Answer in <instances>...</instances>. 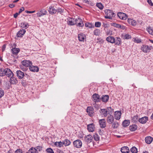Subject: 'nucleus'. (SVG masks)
<instances>
[{
  "mask_svg": "<svg viewBox=\"0 0 153 153\" xmlns=\"http://www.w3.org/2000/svg\"><path fill=\"white\" fill-rule=\"evenodd\" d=\"M105 13L106 15L105 16L106 19H112L113 17H115V14L110 10L107 9L105 10Z\"/></svg>",
  "mask_w": 153,
  "mask_h": 153,
  "instance_id": "1",
  "label": "nucleus"
},
{
  "mask_svg": "<svg viewBox=\"0 0 153 153\" xmlns=\"http://www.w3.org/2000/svg\"><path fill=\"white\" fill-rule=\"evenodd\" d=\"M22 65H20L21 68L23 69V71L26 70V68H24V67H30V65H32L31 61L29 60H24L22 62Z\"/></svg>",
  "mask_w": 153,
  "mask_h": 153,
  "instance_id": "2",
  "label": "nucleus"
},
{
  "mask_svg": "<svg viewBox=\"0 0 153 153\" xmlns=\"http://www.w3.org/2000/svg\"><path fill=\"white\" fill-rule=\"evenodd\" d=\"M92 99L95 103L100 102L101 99L100 96L97 94L95 93L92 96Z\"/></svg>",
  "mask_w": 153,
  "mask_h": 153,
  "instance_id": "3",
  "label": "nucleus"
},
{
  "mask_svg": "<svg viewBox=\"0 0 153 153\" xmlns=\"http://www.w3.org/2000/svg\"><path fill=\"white\" fill-rule=\"evenodd\" d=\"M4 72H5V76H7L9 78L12 76H14L13 73L9 68H5L4 69Z\"/></svg>",
  "mask_w": 153,
  "mask_h": 153,
  "instance_id": "4",
  "label": "nucleus"
},
{
  "mask_svg": "<svg viewBox=\"0 0 153 153\" xmlns=\"http://www.w3.org/2000/svg\"><path fill=\"white\" fill-rule=\"evenodd\" d=\"M153 49L152 46H149L146 45H143L141 47V49L142 51L145 53H148Z\"/></svg>",
  "mask_w": 153,
  "mask_h": 153,
  "instance_id": "5",
  "label": "nucleus"
},
{
  "mask_svg": "<svg viewBox=\"0 0 153 153\" xmlns=\"http://www.w3.org/2000/svg\"><path fill=\"white\" fill-rule=\"evenodd\" d=\"M73 145L74 147L77 148H80L82 146L81 141L79 140H77L73 142Z\"/></svg>",
  "mask_w": 153,
  "mask_h": 153,
  "instance_id": "6",
  "label": "nucleus"
},
{
  "mask_svg": "<svg viewBox=\"0 0 153 153\" xmlns=\"http://www.w3.org/2000/svg\"><path fill=\"white\" fill-rule=\"evenodd\" d=\"M94 108L92 107H88L86 109V111L90 117H92L94 115Z\"/></svg>",
  "mask_w": 153,
  "mask_h": 153,
  "instance_id": "7",
  "label": "nucleus"
},
{
  "mask_svg": "<svg viewBox=\"0 0 153 153\" xmlns=\"http://www.w3.org/2000/svg\"><path fill=\"white\" fill-rule=\"evenodd\" d=\"M87 127L88 130L89 132H93L95 130V126L94 124L93 123L88 125Z\"/></svg>",
  "mask_w": 153,
  "mask_h": 153,
  "instance_id": "8",
  "label": "nucleus"
},
{
  "mask_svg": "<svg viewBox=\"0 0 153 153\" xmlns=\"http://www.w3.org/2000/svg\"><path fill=\"white\" fill-rule=\"evenodd\" d=\"M117 15L119 18L122 20H126L127 18L126 15L123 13H117Z\"/></svg>",
  "mask_w": 153,
  "mask_h": 153,
  "instance_id": "9",
  "label": "nucleus"
},
{
  "mask_svg": "<svg viewBox=\"0 0 153 153\" xmlns=\"http://www.w3.org/2000/svg\"><path fill=\"white\" fill-rule=\"evenodd\" d=\"M67 24L70 26H73L76 25L75 23V19L73 18H69L68 19Z\"/></svg>",
  "mask_w": 153,
  "mask_h": 153,
  "instance_id": "10",
  "label": "nucleus"
},
{
  "mask_svg": "<svg viewBox=\"0 0 153 153\" xmlns=\"http://www.w3.org/2000/svg\"><path fill=\"white\" fill-rule=\"evenodd\" d=\"M10 82L11 84H16L18 82L16 77L14 76L10 77Z\"/></svg>",
  "mask_w": 153,
  "mask_h": 153,
  "instance_id": "11",
  "label": "nucleus"
},
{
  "mask_svg": "<svg viewBox=\"0 0 153 153\" xmlns=\"http://www.w3.org/2000/svg\"><path fill=\"white\" fill-rule=\"evenodd\" d=\"M99 123L100 127L102 128H105L106 126L105 120L104 119L99 120Z\"/></svg>",
  "mask_w": 153,
  "mask_h": 153,
  "instance_id": "12",
  "label": "nucleus"
},
{
  "mask_svg": "<svg viewBox=\"0 0 153 153\" xmlns=\"http://www.w3.org/2000/svg\"><path fill=\"white\" fill-rule=\"evenodd\" d=\"M108 112L106 109H101L100 111L101 116L104 117H106L107 116Z\"/></svg>",
  "mask_w": 153,
  "mask_h": 153,
  "instance_id": "13",
  "label": "nucleus"
},
{
  "mask_svg": "<svg viewBox=\"0 0 153 153\" xmlns=\"http://www.w3.org/2000/svg\"><path fill=\"white\" fill-rule=\"evenodd\" d=\"M93 137L90 134H89L85 137V140L88 143L91 142L93 140Z\"/></svg>",
  "mask_w": 153,
  "mask_h": 153,
  "instance_id": "14",
  "label": "nucleus"
},
{
  "mask_svg": "<svg viewBox=\"0 0 153 153\" xmlns=\"http://www.w3.org/2000/svg\"><path fill=\"white\" fill-rule=\"evenodd\" d=\"M56 11L53 6H51L49 7L48 11L50 14L52 15L56 13Z\"/></svg>",
  "mask_w": 153,
  "mask_h": 153,
  "instance_id": "15",
  "label": "nucleus"
},
{
  "mask_svg": "<svg viewBox=\"0 0 153 153\" xmlns=\"http://www.w3.org/2000/svg\"><path fill=\"white\" fill-rule=\"evenodd\" d=\"M17 76L19 79H22L25 76L24 72L20 70H18L16 71Z\"/></svg>",
  "mask_w": 153,
  "mask_h": 153,
  "instance_id": "16",
  "label": "nucleus"
},
{
  "mask_svg": "<svg viewBox=\"0 0 153 153\" xmlns=\"http://www.w3.org/2000/svg\"><path fill=\"white\" fill-rule=\"evenodd\" d=\"M114 120V118L113 116L110 115L108 117L107 121L109 124H111L113 122Z\"/></svg>",
  "mask_w": 153,
  "mask_h": 153,
  "instance_id": "17",
  "label": "nucleus"
},
{
  "mask_svg": "<svg viewBox=\"0 0 153 153\" xmlns=\"http://www.w3.org/2000/svg\"><path fill=\"white\" fill-rule=\"evenodd\" d=\"M29 69L30 71L34 72H37L39 70V68L37 66L30 65L29 67Z\"/></svg>",
  "mask_w": 153,
  "mask_h": 153,
  "instance_id": "18",
  "label": "nucleus"
},
{
  "mask_svg": "<svg viewBox=\"0 0 153 153\" xmlns=\"http://www.w3.org/2000/svg\"><path fill=\"white\" fill-rule=\"evenodd\" d=\"M26 32L25 29H22L19 31L17 33L16 36L18 37H21L24 35Z\"/></svg>",
  "mask_w": 153,
  "mask_h": 153,
  "instance_id": "19",
  "label": "nucleus"
},
{
  "mask_svg": "<svg viewBox=\"0 0 153 153\" xmlns=\"http://www.w3.org/2000/svg\"><path fill=\"white\" fill-rule=\"evenodd\" d=\"M148 120V117H144L139 119L138 121L142 124H144L146 123Z\"/></svg>",
  "mask_w": 153,
  "mask_h": 153,
  "instance_id": "20",
  "label": "nucleus"
},
{
  "mask_svg": "<svg viewBox=\"0 0 153 153\" xmlns=\"http://www.w3.org/2000/svg\"><path fill=\"white\" fill-rule=\"evenodd\" d=\"M85 37H86L85 35L82 33H80L78 34V39L80 41H84Z\"/></svg>",
  "mask_w": 153,
  "mask_h": 153,
  "instance_id": "21",
  "label": "nucleus"
},
{
  "mask_svg": "<svg viewBox=\"0 0 153 153\" xmlns=\"http://www.w3.org/2000/svg\"><path fill=\"white\" fill-rule=\"evenodd\" d=\"M115 119L117 120H119L121 117V113L120 111H116L114 114Z\"/></svg>",
  "mask_w": 153,
  "mask_h": 153,
  "instance_id": "22",
  "label": "nucleus"
},
{
  "mask_svg": "<svg viewBox=\"0 0 153 153\" xmlns=\"http://www.w3.org/2000/svg\"><path fill=\"white\" fill-rule=\"evenodd\" d=\"M101 100L102 102H106L108 100L109 98V96L107 95H102V96Z\"/></svg>",
  "mask_w": 153,
  "mask_h": 153,
  "instance_id": "23",
  "label": "nucleus"
},
{
  "mask_svg": "<svg viewBox=\"0 0 153 153\" xmlns=\"http://www.w3.org/2000/svg\"><path fill=\"white\" fill-rule=\"evenodd\" d=\"M121 151L122 153H128L129 152V149L128 147L124 146L121 148Z\"/></svg>",
  "mask_w": 153,
  "mask_h": 153,
  "instance_id": "24",
  "label": "nucleus"
},
{
  "mask_svg": "<svg viewBox=\"0 0 153 153\" xmlns=\"http://www.w3.org/2000/svg\"><path fill=\"white\" fill-rule=\"evenodd\" d=\"M20 49L19 48H14L11 49V51L12 53L16 55H17L18 53L20 51Z\"/></svg>",
  "mask_w": 153,
  "mask_h": 153,
  "instance_id": "25",
  "label": "nucleus"
},
{
  "mask_svg": "<svg viewBox=\"0 0 153 153\" xmlns=\"http://www.w3.org/2000/svg\"><path fill=\"white\" fill-rule=\"evenodd\" d=\"M115 42L114 43L116 45H120L121 44V41L120 38L119 37H116L115 38Z\"/></svg>",
  "mask_w": 153,
  "mask_h": 153,
  "instance_id": "26",
  "label": "nucleus"
},
{
  "mask_svg": "<svg viewBox=\"0 0 153 153\" xmlns=\"http://www.w3.org/2000/svg\"><path fill=\"white\" fill-rule=\"evenodd\" d=\"M153 138L150 136L147 137L145 138V141L147 144H150L153 141Z\"/></svg>",
  "mask_w": 153,
  "mask_h": 153,
  "instance_id": "27",
  "label": "nucleus"
},
{
  "mask_svg": "<svg viewBox=\"0 0 153 153\" xmlns=\"http://www.w3.org/2000/svg\"><path fill=\"white\" fill-rule=\"evenodd\" d=\"M127 22L129 24L133 26H135L137 24L136 21L132 19H128L127 20Z\"/></svg>",
  "mask_w": 153,
  "mask_h": 153,
  "instance_id": "28",
  "label": "nucleus"
},
{
  "mask_svg": "<svg viewBox=\"0 0 153 153\" xmlns=\"http://www.w3.org/2000/svg\"><path fill=\"white\" fill-rule=\"evenodd\" d=\"M106 40L108 42L111 43H114L115 42V38L113 37V36H108L106 38Z\"/></svg>",
  "mask_w": 153,
  "mask_h": 153,
  "instance_id": "29",
  "label": "nucleus"
},
{
  "mask_svg": "<svg viewBox=\"0 0 153 153\" xmlns=\"http://www.w3.org/2000/svg\"><path fill=\"white\" fill-rule=\"evenodd\" d=\"M111 124H112L111 127L113 129L117 128L119 125V123L117 122L116 121H114Z\"/></svg>",
  "mask_w": 153,
  "mask_h": 153,
  "instance_id": "30",
  "label": "nucleus"
},
{
  "mask_svg": "<svg viewBox=\"0 0 153 153\" xmlns=\"http://www.w3.org/2000/svg\"><path fill=\"white\" fill-rule=\"evenodd\" d=\"M54 145L56 147H61L63 146L64 143H63V142L61 141L56 142L54 143Z\"/></svg>",
  "mask_w": 153,
  "mask_h": 153,
  "instance_id": "31",
  "label": "nucleus"
},
{
  "mask_svg": "<svg viewBox=\"0 0 153 153\" xmlns=\"http://www.w3.org/2000/svg\"><path fill=\"white\" fill-rule=\"evenodd\" d=\"M130 124V121L128 120H125L122 123V125L124 127H127Z\"/></svg>",
  "mask_w": 153,
  "mask_h": 153,
  "instance_id": "32",
  "label": "nucleus"
},
{
  "mask_svg": "<svg viewBox=\"0 0 153 153\" xmlns=\"http://www.w3.org/2000/svg\"><path fill=\"white\" fill-rule=\"evenodd\" d=\"M137 126L136 125H133L129 126L130 130L132 131H135L137 129Z\"/></svg>",
  "mask_w": 153,
  "mask_h": 153,
  "instance_id": "33",
  "label": "nucleus"
},
{
  "mask_svg": "<svg viewBox=\"0 0 153 153\" xmlns=\"http://www.w3.org/2000/svg\"><path fill=\"white\" fill-rule=\"evenodd\" d=\"M21 26L22 28H25V29H26L28 27V23L26 24L25 22H23L21 23Z\"/></svg>",
  "mask_w": 153,
  "mask_h": 153,
  "instance_id": "34",
  "label": "nucleus"
},
{
  "mask_svg": "<svg viewBox=\"0 0 153 153\" xmlns=\"http://www.w3.org/2000/svg\"><path fill=\"white\" fill-rule=\"evenodd\" d=\"M28 153H38L37 152L36 148L33 147H31L29 150Z\"/></svg>",
  "mask_w": 153,
  "mask_h": 153,
  "instance_id": "35",
  "label": "nucleus"
},
{
  "mask_svg": "<svg viewBox=\"0 0 153 153\" xmlns=\"http://www.w3.org/2000/svg\"><path fill=\"white\" fill-rule=\"evenodd\" d=\"M63 143H64V145L65 146L69 145L71 143L70 141L67 139H65Z\"/></svg>",
  "mask_w": 153,
  "mask_h": 153,
  "instance_id": "36",
  "label": "nucleus"
},
{
  "mask_svg": "<svg viewBox=\"0 0 153 153\" xmlns=\"http://www.w3.org/2000/svg\"><path fill=\"white\" fill-rule=\"evenodd\" d=\"M131 117L132 122L134 123H136L137 122V121H138L139 119H138V118L137 115Z\"/></svg>",
  "mask_w": 153,
  "mask_h": 153,
  "instance_id": "37",
  "label": "nucleus"
},
{
  "mask_svg": "<svg viewBox=\"0 0 153 153\" xmlns=\"http://www.w3.org/2000/svg\"><path fill=\"white\" fill-rule=\"evenodd\" d=\"M147 30L150 34L153 35V28L152 27H149L147 28Z\"/></svg>",
  "mask_w": 153,
  "mask_h": 153,
  "instance_id": "38",
  "label": "nucleus"
},
{
  "mask_svg": "<svg viewBox=\"0 0 153 153\" xmlns=\"http://www.w3.org/2000/svg\"><path fill=\"white\" fill-rule=\"evenodd\" d=\"M130 151L132 153H137V149L135 146L132 147L130 149Z\"/></svg>",
  "mask_w": 153,
  "mask_h": 153,
  "instance_id": "39",
  "label": "nucleus"
},
{
  "mask_svg": "<svg viewBox=\"0 0 153 153\" xmlns=\"http://www.w3.org/2000/svg\"><path fill=\"white\" fill-rule=\"evenodd\" d=\"M94 140L97 141H99L100 140V137L97 134H95L94 135Z\"/></svg>",
  "mask_w": 153,
  "mask_h": 153,
  "instance_id": "40",
  "label": "nucleus"
},
{
  "mask_svg": "<svg viewBox=\"0 0 153 153\" xmlns=\"http://www.w3.org/2000/svg\"><path fill=\"white\" fill-rule=\"evenodd\" d=\"M96 5L100 10L102 9L103 8V6L101 3H97Z\"/></svg>",
  "mask_w": 153,
  "mask_h": 153,
  "instance_id": "41",
  "label": "nucleus"
},
{
  "mask_svg": "<svg viewBox=\"0 0 153 153\" xmlns=\"http://www.w3.org/2000/svg\"><path fill=\"white\" fill-rule=\"evenodd\" d=\"M112 26H114L116 27L120 28L121 27V25L119 24L115 23H112L111 24Z\"/></svg>",
  "mask_w": 153,
  "mask_h": 153,
  "instance_id": "42",
  "label": "nucleus"
},
{
  "mask_svg": "<svg viewBox=\"0 0 153 153\" xmlns=\"http://www.w3.org/2000/svg\"><path fill=\"white\" fill-rule=\"evenodd\" d=\"M5 72H4V69L3 70L2 68L0 69V76H5Z\"/></svg>",
  "mask_w": 153,
  "mask_h": 153,
  "instance_id": "43",
  "label": "nucleus"
},
{
  "mask_svg": "<svg viewBox=\"0 0 153 153\" xmlns=\"http://www.w3.org/2000/svg\"><path fill=\"white\" fill-rule=\"evenodd\" d=\"M85 25L86 27H88L90 28H91L92 27V24L91 23L88 22L85 24Z\"/></svg>",
  "mask_w": 153,
  "mask_h": 153,
  "instance_id": "44",
  "label": "nucleus"
},
{
  "mask_svg": "<svg viewBox=\"0 0 153 153\" xmlns=\"http://www.w3.org/2000/svg\"><path fill=\"white\" fill-rule=\"evenodd\" d=\"M36 150L37 151V152H38V151H42V147L41 146H38L36 147Z\"/></svg>",
  "mask_w": 153,
  "mask_h": 153,
  "instance_id": "45",
  "label": "nucleus"
},
{
  "mask_svg": "<svg viewBox=\"0 0 153 153\" xmlns=\"http://www.w3.org/2000/svg\"><path fill=\"white\" fill-rule=\"evenodd\" d=\"M82 19L80 18H78L75 19V23H76V25H77L79 22H82Z\"/></svg>",
  "mask_w": 153,
  "mask_h": 153,
  "instance_id": "46",
  "label": "nucleus"
},
{
  "mask_svg": "<svg viewBox=\"0 0 153 153\" xmlns=\"http://www.w3.org/2000/svg\"><path fill=\"white\" fill-rule=\"evenodd\" d=\"M4 94V91L1 88H0V98L2 97Z\"/></svg>",
  "mask_w": 153,
  "mask_h": 153,
  "instance_id": "47",
  "label": "nucleus"
},
{
  "mask_svg": "<svg viewBox=\"0 0 153 153\" xmlns=\"http://www.w3.org/2000/svg\"><path fill=\"white\" fill-rule=\"evenodd\" d=\"M46 151L49 153H54L53 149L51 148H48L46 149Z\"/></svg>",
  "mask_w": 153,
  "mask_h": 153,
  "instance_id": "48",
  "label": "nucleus"
},
{
  "mask_svg": "<svg viewBox=\"0 0 153 153\" xmlns=\"http://www.w3.org/2000/svg\"><path fill=\"white\" fill-rule=\"evenodd\" d=\"M108 114H110V113H111L113 111V110L111 108V107H107V109Z\"/></svg>",
  "mask_w": 153,
  "mask_h": 153,
  "instance_id": "49",
  "label": "nucleus"
},
{
  "mask_svg": "<svg viewBox=\"0 0 153 153\" xmlns=\"http://www.w3.org/2000/svg\"><path fill=\"white\" fill-rule=\"evenodd\" d=\"M95 26L96 27H100L101 25V23L100 22H96L95 24Z\"/></svg>",
  "mask_w": 153,
  "mask_h": 153,
  "instance_id": "50",
  "label": "nucleus"
},
{
  "mask_svg": "<svg viewBox=\"0 0 153 153\" xmlns=\"http://www.w3.org/2000/svg\"><path fill=\"white\" fill-rule=\"evenodd\" d=\"M99 30L98 29H96L94 31V35L97 36L99 34Z\"/></svg>",
  "mask_w": 153,
  "mask_h": 153,
  "instance_id": "51",
  "label": "nucleus"
},
{
  "mask_svg": "<svg viewBox=\"0 0 153 153\" xmlns=\"http://www.w3.org/2000/svg\"><path fill=\"white\" fill-rule=\"evenodd\" d=\"M40 12H41L42 13V15H44L46 14L47 13V11L45 9H42L40 10Z\"/></svg>",
  "mask_w": 153,
  "mask_h": 153,
  "instance_id": "52",
  "label": "nucleus"
},
{
  "mask_svg": "<svg viewBox=\"0 0 153 153\" xmlns=\"http://www.w3.org/2000/svg\"><path fill=\"white\" fill-rule=\"evenodd\" d=\"M76 25L77 26H79V27H82L84 26V24L83 23L82 21V22H79Z\"/></svg>",
  "mask_w": 153,
  "mask_h": 153,
  "instance_id": "53",
  "label": "nucleus"
},
{
  "mask_svg": "<svg viewBox=\"0 0 153 153\" xmlns=\"http://www.w3.org/2000/svg\"><path fill=\"white\" fill-rule=\"evenodd\" d=\"M124 38L125 39H129L131 38V36L129 34H126L124 36Z\"/></svg>",
  "mask_w": 153,
  "mask_h": 153,
  "instance_id": "54",
  "label": "nucleus"
},
{
  "mask_svg": "<svg viewBox=\"0 0 153 153\" xmlns=\"http://www.w3.org/2000/svg\"><path fill=\"white\" fill-rule=\"evenodd\" d=\"M109 25L105 22H103L102 26L105 27H108L109 26Z\"/></svg>",
  "mask_w": 153,
  "mask_h": 153,
  "instance_id": "55",
  "label": "nucleus"
},
{
  "mask_svg": "<svg viewBox=\"0 0 153 153\" xmlns=\"http://www.w3.org/2000/svg\"><path fill=\"white\" fill-rule=\"evenodd\" d=\"M24 7H22L19 10V12L18 13L19 14H20L21 13L22 11H23L24 10Z\"/></svg>",
  "mask_w": 153,
  "mask_h": 153,
  "instance_id": "56",
  "label": "nucleus"
},
{
  "mask_svg": "<svg viewBox=\"0 0 153 153\" xmlns=\"http://www.w3.org/2000/svg\"><path fill=\"white\" fill-rule=\"evenodd\" d=\"M147 2L152 6H153V3H152L151 0H147Z\"/></svg>",
  "mask_w": 153,
  "mask_h": 153,
  "instance_id": "57",
  "label": "nucleus"
},
{
  "mask_svg": "<svg viewBox=\"0 0 153 153\" xmlns=\"http://www.w3.org/2000/svg\"><path fill=\"white\" fill-rule=\"evenodd\" d=\"M134 42L137 43H139L141 42V41L140 39H134Z\"/></svg>",
  "mask_w": 153,
  "mask_h": 153,
  "instance_id": "58",
  "label": "nucleus"
},
{
  "mask_svg": "<svg viewBox=\"0 0 153 153\" xmlns=\"http://www.w3.org/2000/svg\"><path fill=\"white\" fill-rule=\"evenodd\" d=\"M36 14L38 16L40 17L43 16V15H42V13L41 12H40L37 13H36Z\"/></svg>",
  "mask_w": 153,
  "mask_h": 153,
  "instance_id": "59",
  "label": "nucleus"
},
{
  "mask_svg": "<svg viewBox=\"0 0 153 153\" xmlns=\"http://www.w3.org/2000/svg\"><path fill=\"white\" fill-rule=\"evenodd\" d=\"M98 41L97 42V43H100L103 42V41L102 39H101L100 38H98Z\"/></svg>",
  "mask_w": 153,
  "mask_h": 153,
  "instance_id": "60",
  "label": "nucleus"
},
{
  "mask_svg": "<svg viewBox=\"0 0 153 153\" xmlns=\"http://www.w3.org/2000/svg\"><path fill=\"white\" fill-rule=\"evenodd\" d=\"M56 12H57L58 13H61L62 12V10L61 8H58L56 9Z\"/></svg>",
  "mask_w": 153,
  "mask_h": 153,
  "instance_id": "61",
  "label": "nucleus"
},
{
  "mask_svg": "<svg viewBox=\"0 0 153 153\" xmlns=\"http://www.w3.org/2000/svg\"><path fill=\"white\" fill-rule=\"evenodd\" d=\"M15 5V4H10L9 5V6L10 8H12L14 7Z\"/></svg>",
  "mask_w": 153,
  "mask_h": 153,
  "instance_id": "62",
  "label": "nucleus"
},
{
  "mask_svg": "<svg viewBox=\"0 0 153 153\" xmlns=\"http://www.w3.org/2000/svg\"><path fill=\"white\" fill-rule=\"evenodd\" d=\"M6 47V45L5 44H4L2 47V52H3L5 50V48Z\"/></svg>",
  "mask_w": 153,
  "mask_h": 153,
  "instance_id": "63",
  "label": "nucleus"
},
{
  "mask_svg": "<svg viewBox=\"0 0 153 153\" xmlns=\"http://www.w3.org/2000/svg\"><path fill=\"white\" fill-rule=\"evenodd\" d=\"M25 12L27 13H33L35 12V11H30L27 10H26Z\"/></svg>",
  "mask_w": 153,
  "mask_h": 153,
  "instance_id": "64",
  "label": "nucleus"
}]
</instances>
